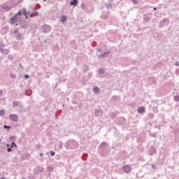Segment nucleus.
<instances>
[{
	"label": "nucleus",
	"instance_id": "obj_1",
	"mask_svg": "<svg viewBox=\"0 0 179 179\" xmlns=\"http://www.w3.org/2000/svg\"><path fill=\"white\" fill-rule=\"evenodd\" d=\"M64 146L69 150L71 149H76V148H78V143H76V141H67L65 143Z\"/></svg>",
	"mask_w": 179,
	"mask_h": 179
},
{
	"label": "nucleus",
	"instance_id": "obj_2",
	"mask_svg": "<svg viewBox=\"0 0 179 179\" xmlns=\"http://www.w3.org/2000/svg\"><path fill=\"white\" fill-rule=\"evenodd\" d=\"M122 170L124 173H125L126 174H128L131 173V171H132V168H131L129 165H125L122 166Z\"/></svg>",
	"mask_w": 179,
	"mask_h": 179
},
{
	"label": "nucleus",
	"instance_id": "obj_3",
	"mask_svg": "<svg viewBox=\"0 0 179 179\" xmlns=\"http://www.w3.org/2000/svg\"><path fill=\"white\" fill-rule=\"evenodd\" d=\"M9 118L10 121H13L14 122H17V121H19V116H17V115L15 114H10L9 115Z\"/></svg>",
	"mask_w": 179,
	"mask_h": 179
},
{
	"label": "nucleus",
	"instance_id": "obj_4",
	"mask_svg": "<svg viewBox=\"0 0 179 179\" xmlns=\"http://www.w3.org/2000/svg\"><path fill=\"white\" fill-rule=\"evenodd\" d=\"M19 20V18L17 17V15H14L10 18L11 24H15V26H17V22Z\"/></svg>",
	"mask_w": 179,
	"mask_h": 179
},
{
	"label": "nucleus",
	"instance_id": "obj_5",
	"mask_svg": "<svg viewBox=\"0 0 179 179\" xmlns=\"http://www.w3.org/2000/svg\"><path fill=\"white\" fill-rule=\"evenodd\" d=\"M42 30L43 33H50V31H51V27H50V25L45 24L42 27Z\"/></svg>",
	"mask_w": 179,
	"mask_h": 179
},
{
	"label": "nucleus",
	"instance_id": "obj_6",
	"mask_svg": "<svg viewBox=\"0 0 179 179\" xmlns=\"http://www.w3.org/2000/svg\"><path fill=\"white\" fill-rule=\"evenodd\" d=\"M40 15V13H38V12H37V10L35 8H32L31 14H30V17H33L34 16H38Z\"/></svg>",
	"mask_w": 179,
	"mask_h": 179
},
{
	"label": "nucleus",
	"instance_id": "obj_7",
	"mask_svg": "<svg viewBox=\"0 0 179 179\" xmlns=\"http://www.w3.org/2000/svg\"><path fill=\"white\" fill-rule=\"evenodd\" d=\"M108 16H110V13L108 12H103L102 13V15H101L102 19H108Z\"/></svg>",
	"mask_w": 179,
	"mask_h": 179
},
{
	"label": "nucleus",
	"instance_id": "obj_8",
	"mask_svg": "<svg viewBox=\"0 0 179 179\" xmlns=\"http://www.w3.org/2000/svg\"><path fill=\"white\" fill-rule=\"evenodd\" d=\"M110 54V52H105L103 53H101V55H99V58H107L108 57V55Z\"/></svg>",
	"mask_w": 179,
	"mask_h": 179
},
{
	"label": "nucleus",
	"instance_id": "obj_9",
	"mask_svg": "<svg viewBox=\"0 0 179 179\" xmlns=\"http://www.w3.org/2000/svg\"><path fill=\"white\" fill-rule=\"evenodd\" d=\"M145 107L143 106H141L140 108H138V109L137 110V113L138 114H143V113H145Z\"/></svg>",
	"mask_w": 179,
	"mask_h": 179
},
{
	"label": "nucleus",
	"instance_id": "obj_10",
	"mask_svg": "<svg viewBox=\"0 0 179 179\" xmlns=\"http://www.w3.org/2000/svg\"><path fill=\"white\" fill-rule=\"evenodd\" d=\"M15 37H16V38H17V40H22V38H23V34H17L16 35H15Z\"/></svg>",
	"mask_w": 179,
	"mask_h": 179
},
{
	"label": "nucleus",
	"instance_id": "obj_11",
	"mask_svg": "<svg viewBox=\"0 0 179 179\" xmlns=\"http://www.w3.org/2000/svg\"><path fill=\"white\" fill-rule=\"evenodd\" d=\"M100 92V89H99L98 87H94V89H93V92L95 94H97V93H99Z\"/></svg>",
	"mask_w": 179,
	"mask_h": 179
},
{
	"label": "nucleus",
	"instance_id": "obj_12",
	"mask_svg": "<svg viewBox=\"0 0 179 179\" xmlns=\"http://www.w3.org/2000/svg\"><path fill=\"white\" fill-rule=\"evenodd\" d=\"M60 22H61L62 23H65V22H66V16L62 15V16L61 17Z\"/></svg>",
	"mask_w": 179,
	"mask_h": 179
},
{
	"label": "nucleus",
	"instance_id": "obj_13",
	"mask_svg": "<svg viewBox=\"0 0 179 179\" xmlns=\"http://www.w3.org/2000/svg\"><path fill=\"white\" fill-rule=\"evenodd\" d=\"M70 5H72L73 6H76L78 5V0H73L70 2Z\"/></svg>",
	"mask_w": 179,
	"mask_h": 179
},
{
	"label": "nucleus",
	"instance_id": "obj_14",
	"mask_svg": "<svg viewBox=\"0 0 179 179\" xmlns=\"http://www.w3.org/2000/svg\"><path fill=\"white\" fill-rule=\"evenodd\" d=\"M24 12V16H25V19H29V15H27V11L26 10V8L23 9Z\"/></svg>",
	"mask_w": 179,
	"mask_h": 179
},
{
	"label": "nucleus",
	"instance_id": "obj_15",
	"mask_svg": "<svg viewBox=\"0 0 179 179\" xmlns=\"http://www.w3.org/2000/svg\"><path fill=\"white\" fill-rule=\"evenodd\" d=\"M98 72H99V73L100 75H103L105 71H104L103 69H99V71H98Z\"/></svg>",
	"mask_w": 179,
	"mask_h": 179
},
{
	"label": "nucleus",
	"instance_id": "obj_16",
	"mask_svg": "<svg viewBox=\"0 0 179 179\" xmlns=\"http://www.w3.org/2000/svg\"><path fill=\"white\" fill-rule=\"evenodd\" d=\"M3 115H5V110H0V117H3Z\"/></svg>",
	"mask_w": 179,
	"mask_h": 179
},
{
	"label": "nucleus",
	"instance_id": "obj_17",
	"mask_svg": "<svg viewBox=\"0 0 179 179\" xmlns=\"http://www.w3.org/2000/svg\"><path fill=\"white\" fill-rule=\"evenodd\" d=\"M107 145V143L106 142H102L100 145V148H104L105 146Z\"/></svg>",
	"mask_w": 179,
	"mask_h": 179
},
{
	"label": "nucleus",
	"instance_id": "obj_18",
	"mask_svg": "<svg viewBox=\"0 0 179 179\" xmlns=\"http://www.w3.org/2000/svg\"><path fill=\"white\" fill-rule=\"evenodd\" d=\"M13 106H14V107H17V106H19V101H13Z\"/></svg>",
	"mask_w": 179,
	"mask_h": 179
},
{
	"label": "nucleus",
	"instance_id": "obj_19",
	"mask_svg": "<svg viewBox=\"0 0 179 179\" xmlns=\"http://www.w3.org/2000/svg\"><path fill=\"white\" fill-rule=\"evenodd\" d=\"M47 169L48 170V171H50V173H52V171H54V168L49 166L47 168Z\"/></svg>",
	"mask_w": 179,
	"mask_h": 179
},
{
	"label": "nucleus",
	"instance_id": "obj_20",
	"mask_svg": "<svg viewBox=\"0 0 179 179\" xmlns=\"http://www.w3.org/2000/svg\"><path fill=\"white\" fill-rule=\"evenodd\" d=\"M10 78H11L12 79H15V78H16V74L10 73Z\"/></svg>",
	"mask_w": 179,
	"mask_h": 179
},
{
	"label": "nucleus",
	"instance_id": "obj_21",
	"mask_svg": "<svg viewBox=\"0 0 179 179\" xmlns=\"http://www.w3.org/2000/svg\"><path fill=\"white\" fill-rule=\"evenodd\" d=\"M17 17L19 18V16H22V11H19L17 14L15 15Z\"/></svg>",
	"mask_w": 179,
	"mask_h": 179
},
{
	"label": "nucleus",
	"instance_id": "obj_22",
	"mask_svg": "<svg viewBox=\"0 0 179 179\" xmlns=\"http://www.w3.org/2000/svg\"><path fill=\"white\" fill-rule=\"evenodd\" d=\"M149 20H150V18H149V17H148V16H145V17H144V21H145V22H149Z\"/></svg>",
	"mask_w": 179,
	"mask_h": 179
},
{
	"label": "nucleus",
	"instance_id": "obj_23",
	"mask_svg": "<svg viewBox=\"0 0 179 179\" xmlns=\"http://www.w3.org/2000/svg\"><path fill=\"white\" fill-rule=\"evenodd\" d=\"M19 34V30H17V29H14V31H13V34H15V36H17V34Z\"/></svg>",
	"mask_w": 179,
	"mask_h": 179
},
{
	"label": "nucleus",
	"instance_id": "obj_24",
	"mask_svg": "<svg viewBox=\"0 0 179 179\" xmlns=\"http://www.w3.org/2000/svg\"><path fill=\"white\" fill-rule=\"evenodd\" d=\"M175 101H179V95L174 96Z\"/></svg>",
	"mask_w": 179,
	"mask_h": 179
},
{
	"label": "nucleus",
	"instance_id": "obj_25",
	"mask_svg": "<svg viewBox=\"0 0 179 179\" xmlns=\"http://www.w3.org/2000/svg\"><path fill=\"white\" fill-rule=\"evenodd\" d=\"M3 9H6V10H10V7L6 6L3 7Z\"/></svg>",
	"mask_w": 179,
	"mask_h": 179
},
{
	"label": "nucleus",
	"instance_id": "obj_26",
	"mask_svg": "<svg viewBox=\"0 0 179 179\" xmlns=\"http://www.w3.org/2000/svg\"><path fill=\"white\" fill-rule=\"evenodd\" d=\"M13 146H14L15 148H16V146H17V145L15 143V142H13V143H11L10 148H13Z\"/></svg>",
	"mask_w": 179,
	"mask_h": 179
},
{
	"label": "nucleus",
	"instance_id": "obj_27",
	"mask_svg": "<svg viewBox=\"0 0 179 179\" xmlns=\"http://www.w3.org/2000/svg\"><path fill=\"white\" fill-rule=\"evenodd\" d=\"M3 128H4V129H10V127L7 126V125H4Z\"/></svg>",
	"mask_w": 179,
	"mask_h": 179
},
{
	"label": "nucleus",
	"instance_id": "obj_28",
	"mask_svg": "<svg viewBox=\"0 0 179 179\" xmlns=\"http://www.w3.org/2000/svg\"><path fill=\"white\" fill-rule=\"evenodd\" d=\"M8 59H10L12 61V59H13V55H8Z\"/></svg>",
	"mask_w": 179,
	"mask_h": 179
},
{
	"label": "nucleus",
	"instance_id": "obj_29",
	"mask_svg": "<svg viewBox=\"0 0 179 179\" xmlns=\"http://www.w3.org/2000/svg\"><path fill=\"white\" fill-rule=\"evenodd\" d=\"M50 156H55V152L50 151Z\"/></svg>",
	"mask_w": 179,
	"mask_h": 179
},
{
	"label": "nucleus",
	"instance_id": "obj_30",
	"mask_svg": "<svg viewBox=\"0 0 179 179\" xmlns=\"http://www.w3.org/2000/svg\"><path fill=\"white\" fill-rule=\"evenodd\" d=\"M7 152H12V148L10 147V148H7Z\"/></svg>",
	"mask_w": 179,
	"mask_h": 179
},
{
	"label": "nucleus",
	"instance_id": "obj_31",
	"mask_svg": "<svg viewBox=\"0 0 179 179\" xmlns=\"http://www.w3.org/2000/svg\"><path fill=\"white\" fill-rule=\"evenodd\" d=\"M24 78H25V79H29L30 78V76L27 74H25Z\"/></svg>",
	"mask_w": 179,
	"mask_h": 179
},
{
	"label": "nucleus",
	"instance_id": "obj_32",
	"mask_svg": "<svg viewBox=\"0 0 179 179\" xmlns=\"http://www.w3.org/2000/svg\"><path fill=\"white\" fill-rule=\"evenodd\" d=\"M113 100H117V96L114 95L112 96Z\"/></svg>",
	"mask_w": 179,
	"mask_h": 179
},
{
	"label": "nucleus",
	"instance_id": "obj_33",
	"mask_svg": "<svg viewBox=\"0 0 179 179\" xmlns=\"http://www.w3.org/2000/svg\"><path fill=\"white\" fill-rule=\"evenodd\" d=\"M95 113H96V114H99L100 113V110L96 109Z\"/></svg>",
	"mask_w": 179,
	"mask_h": 179
},
{
	"label": "nucleus",
	"instance_id": "obj_34",
	"mask_svg": "<svg viewBox=\"0 0 179 179\" xmlns=\"http://www.w3.org/2000/svg\"><path fill=\"white\" fill-rule=\"evenodd\" d=\"M59 49V46H55L54 47L55 51H57Z\"/></svg>",
	"mask_w": 179,
	"mask_h": 179
},
{
	"label": "nucleus",
	"instance_id": "obj_35",
	"mask_svg": "<svg viewBox=\"0 0 179 179\" xmlns=\"http://www.w3.org/2000/svg\"><path fill=\"white\" fill-rule=\"evenodd\" d=\"M85 4L84 3H83V4H81V9H85Z\"/></svg>",
	"mask_w": 179,
	"mask_h": 179
},
{
	"label": "nucleus",
	"instance_id": "obj_36",
	"mask_svg": "<svg viewBox=\"0 0 179 179\" xmlns=\"http://www.w3.org/2000/svg\"><path fill=\"white\" fill-rule=\"evenodd\" d=\"M133 2H134L135 3H138L139 2V0H133Z\"/></svg>",
	"mask_w": 179,
	"mask_h": 179
},
{
	"label": "nucleus",
	"instance_id": "obj_37",
	"mask_svg": "<svg viewBox=\"0 0 179 179\" xmlns=\"http://www.w3.org/2000/svg\"><path fill=\"white\" fill-rule=\"evenodd\" d=\"M27 15H29V16H30V15H31V13H30V11H27Z\"/></svg>",
	"mask_w": 179,
	"mask_h": 179
},
{
	"label": "nucleus",
	"instance_id": "obj_38",
	"mask_svg": "<svg viewBox=\"0 0 179 179\" xmlns=\"http://www.w3.org/2000/svg\"><path fill=\"white\" fill-rule=\"evenodd\" d=\"M111 6V4H107L106 8H110Z\"/></svg>",
	"mask_w": 179,
	"mask_h": 179
},
{
	"label": "nucleus",
	"instance_id": "obj_39",
	"mask_svg": "<svg viewBox=\"0 0 179 179\" xmlns=\"http://www.w3.org/2000/svg\"><path fill=\"white\" fill-rule=\"evenodd\" d=\"M166 22H167V20H162V22H163V23H166Z\"/></svg>",
	"mask_w": 179,
	"mask_h": 179
},
{
	"label": "nucleus",
	"instance_id": "obj_40",
	"mask_svg": "<svg viewBox=\"0 0 179 179\" xmlns=\"http://www.w3.org/2000/svg\"><path fill=\"white\" fill-rule=\"evenodd\" d=\"M175 65H176V66H179V63L177 62V63L175 64Z\"/></svg>",
	"mask_w": 179,
	"mask_h": 179
},
{
	"label": "nucleus",
	"instance_id": "obj_41",
	"mask_svg": "<svg viewBox=\"0 0 179 179\" xmlns=\"http://www.w3.org/2000/svg\"><path fill=\"white\" fill-rule=\"evenodd\" d=\"M150 117H152V118H153V114L150 113Z\"/></svg>",
	"mask_w": 179,
	"mask_h": 179
},
{
	"label": "nucleus",
	"instance_id": "obj_42",
	"mask_svg": "<svg viewBox=\"0 0 179 179\" xmlns=\"http://www.w3.org/2000/svg\"><path fill=\"white\" fill-rule=\"evenodd\" d=\"M153 10H157V8L154 7Z\"/></svg>",
	"mask_w": 179,
	"mask_h": 179
},
{
	"label": "nucleus",
	"instance_id": "obj_43",
	"mask_svg": "<svg viewBox=\"0 0 179 179\" xmlns=\"http://www.w3.org/2000/svg\"><path fill=\"white\" fill-rule=\"evenodd\" d=\"M2 93H3L2 90H0V96L2 95Z\"/></svg>",
	"mask_w": 179,
	"mask_h": 179
},
{
	"label": "nucleus",
	"instance_id": "obj_44",
	"mask_svg": "<svg viewBox=\"0 0 179 179\" xmlns=\"http://www.w3.org/2000/svg\"><path fill=\"white\" fill-rule=\"evenodd\" d=\"M151 166H152V168L153 169H155V165H154V164H152Z\"/></svg>",
	"mask_w": 179,
	"mask_h": 179
},
{
	"label": "nucleus",
	"instance_id": "obj_45",
	"mask_svg": "<svg viewBox=\"0 0 179 179\" xmlns=\"http://www.w3.org/2000/svg\"><path fill=\"white\" fill-rule=\"evenodd\" d=\"M20 66L21 68H23L22 66V63L20 64Z\"/></svg>",
	"mask_w": 179,
	"mask_h": 179
},
{
	"label": "nucleus",
	"instance_id": "obj_46",
	"mask_svg": "<svg viewBox=\"0 0 179 179\" xmlns=\"http://www.w3.org/2000/svg\"><path fill=\"white\" fill-rule=\"evenodd\" d=\"M10 145L9 144H6V147L9 148Z\"/></svg>",
	"mask_w": 179,
	"mask_h": 179
},
{
	"label": "nucleus",
	"instance_id": "obj_47",
	"mask_svg": "<svg viewBox=\"0 0 179 179\" xmlns=\"http://www.w3.org/2000/svg\"><path fill=\"white\" fill-rule=\"evenodd\" d=\"M14 138H15V137H13V136H11V137H10V139H13Z\"/></svg>",
	"mask_w": 179,
	"mask_h": 179
},
{
	"label": "nucleus",
	"instance_id": "obj_48",
	"mask_svg": "<svg viewBox=\"0 0 179 179\" xmlns=\"http://www.w3.org/2000/svg\"><path fill=\"white\" fill-rule=\"evenodd\" d=\"M40 156H43V153H40Z\"/></svg>",
	"mask_w": 179,
	"mask_h": 179
},
{
	"label": "nucleus",
	"instance_id": "obj_49",
	"mask_svg": "<svg viewBox=\"0 0 179 179\" xmlns=\"http://www.w3.org/2000/svg\"><path fill=\"white\" fill-rule=\"evenodd\" d=\"M1 179H6V178H1Z\"/></svg>",
	"mask_w": 179,
	"mask_h": 179
},
{
	"label": "nucleus",
	"instance_id": "obj_50",
	"mask_svg": "<svg viewBox=\"0 0 179 179\" xmlns=\"http://www.w3.org/2000/svg\"><path fill=\"white\" fill-rule=\"evenodd\" d=\"M47 0H43L44 2H45Z\"/></svg>",
	"mask_w": 179,
	"mask_h": 179
},
{
	"label": "nucleus",
	"instance_id": "obj_51",
	"mask_svg": "<svg viewBox=\"0 0 179 179\" xmlns=\"http://www.w3.org/2000/svg\"><path fill=\"white\" fill-rule=\"evenodd\" d=\"M0 142H1V138H0Z\"/></svg>",
	"mask_w": 179,
	"mask_h": 179
}]
</instances>
